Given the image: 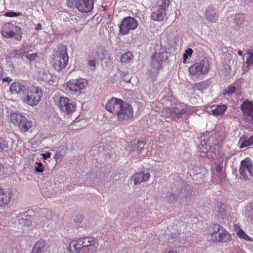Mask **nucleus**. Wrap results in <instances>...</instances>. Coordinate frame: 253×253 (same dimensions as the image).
Wrapping results in <instances>:
<instances>
[{"label":"nucleus","mask_w":253,"mask_h":253,"mask_svg":"<svg viewBox=\"0 0 253 253\" xmlns=\"http://www.w3.org/2000/svg\"><path fill=\"white\" fill-rule=\"evenodd\" d=\"M193 52V50L191 48H188L185 51V53L183 54V56L184 62L186 61L188 57L192 55Z\"/></svg>","instance_id":"nucleus-32"},{"label":"nucleus","mask_w":253,"mask_h":253,"mask_svg":"<svg viewBox=\"0 0 253 253\" xmlns=\"http://www.w3.org/2000/svg\"><path fill=\"white\" fill-rule=\"evenodd\" d=\"M80 219L81 220H82L83 219V217L82 215L80 216Z\"/></svg>","instance_id":"nucleus-48"},{"label":"nucleus","mask_w":253,"mask_h":253,"mask_svg":"<svg viewBox=\"0 0 253 253\" xmlns=\"http://www.w3.org/2000/svg\"><path fill=\"white\" fill-rule=\"evenodd\" d=\"M60 109L67 114H71L75 110V105L70 103V100L66 97H61L59 101Z\"/></svg>","instance_id":"nucleus-13"},{"label":"nucleus","mask_w":253,"mask_h":253,"mask_svg":"<svg viewBox=\"0 0 253 253\" xmlns=\"http://www.w3.org/2000/svg\"><path fill=\"white\" fill-rule=\"evenodd\" d=\"M205 16L207 20L211 22H215L218 17V15L211 9L207 10Z\"/></svg>","instance_id":"nucleus-25"},{"label":"nucleus","mask_w":253,"mask_h":253,"mask_svg":"<svg viewBox=\"0 0 253 253\" xmlns=\"http://www.w3.org/2000/svg\"><path fill=\"white\" fill-rule=\"evenodd\" d=\"M253 145V135L251 136L248 139L243 141L240 145V148H244Z\"/></svg>","instance_id":"nucleus-28"},{"label":"nucleus","mask_w":253,"mask_h":253,"mask_svg":"<svg viewBox=\"0 0 253 253\" xmlns=\"http://www.w3.org/2000/svg\"><path fill=\"white\" fill-rule=\"evenodd\" d=\"M97 49L98 51H101L102 52H104V48L101 46H98Z\"/></svg>","instance_id":"nucleus-41"},{"label":"nucleus","mask_w":253,"mask_h":253,"mask_svg":"<svg viewBox=\"0 0 253 253\" xmlns=\"http://www.w3.org/2000/svg\"><path fill=\"white\" fill-rule=\"evenodd\" d=\"M32 252L37 253H48L47 248L46 247V242L43 239H40L34 245Z\"/></svg>","instance_id":"nucleus-19"},{"label":"nucleus","mask_w":253,"mask_h":253,"mask_svg":"<svg viewBox=\"0 0 253 253\" xmlns=\"http://www.w3.org/2000/svg\"><path fill=\"white\" fill-rule=\"evenodd\" d=\"M248 53L249 55L248 58L246 59V64L249 66L253 65V51H248Z\"/></svg>","instance_id":"nucleus-31"},{"label":"nucleus","mask_w":253,"mask_h":253,"mask_svg":"<svg viewBox=\"0 0 253 253\" xmlns=\"http://www.w3.org/2000/svg\"><path fill=\"white\" fill-rule=\"evenodd\" d=\"M98 246L97 240L91 237L80 238L70 243V247L74 253H95Z\"/></svg>","instance_id":"nucleus-1"},{"label":"nucleus","mask_w":253,"mask_h":253,"mask_svg":"<svg viewBox=\"0 0 253 253\" xmlns=\"http://www.w3.org/2000/svg\"><path fill=\"white\" fill-rule=\"evenodd\" d=\"M37 164H38V167L36 168V170L38 172H40V173L42 172L44 170V169L42 167V163L41 162H39V163H37Z\"/></svg>","instance_id":"nucleus-36"},{"label":"nucleus","mask_w":253,"mask_h":253,"mask_svg":"<svg viewBox=\"0 0 253 253\" xmlns=\"http://www.w3.org/2000/svg\"><path fill=\"white\" fill-rule=\"evenodd\" d=\"M42 25L41 24H38L36 27H35V29L36 30H41L42 29Z\"/></svg>","instance_id":"nucleus-40"},{"label":"nucleus","mask_w":253,"mask_h":253,"mask_svg":"<svg viewBox=\"0 0 253 253\" xmlns=\"http://www.w3.org/2000/svg\"><path fill=\"white\" fill-rule=\"evenodd\" d=\"M166 16V11L157 7H155L151 15V19L155 21H162L164 20Z\"/></svg>","instance_id":"nucleus-16"},{"label":"nucleus","mask_w":253,"mask_h":253,"mask_svg":"<svg viewBox=\"0 0 253 253\" xmlns=\"http://www.w3.org/2000/svg\"><path fill=\"white\" fill-rule=\"evenodd\" d=\"M33 126V122L31 120H28L26 117L18 125V127L22 132H26L28 131Z\"/></svg>","instance_id":"nucleus-22"},{"label":"nucleus","mask_w":253,"mask_h":253,"mask_svg":"<svg viewBox=\"0 0 253 253\" xmlns=\"http://www.w3.org/2000/svg\"><path fill=\"white\" fill-rule=\"evenodd\" d=\"M222 169H223L222 165H218L216 166V167H215V170L218 173H220L222 171Z\"/></svg>","instance_id":"nucleus-38"},{"label":"nucleus","mask_w":253,"mask_h":253,"mask_svg":"<svg viewBox=\"0 0 253 253\" xmlns=\"http://www.w3.org/2000/svg\"><path fill=\"white\" fill-rule=\"evenodd\" d=\"M238 54L240 55V56H242V54H243V52L241 51V50H239L238 51Z\"/></svg>","instance_id":"nucleus-44"},{"label":"nucleus","mask_w":253,"mask_h":253,"mask_svg":"<svg viewBox=\"0 0 253 253\" xmlns=\"http://www.w3.org/2000/svg\"><path fill=\"white\" fill-rule=\"evenodd\" d=\"M89 56L90 57H92L94 59L93 60H89L88 62V64L90 67L94 69L96 66V62L94 59H96L99 57V51H92L91 52H90L89 53Z\"/></svg>","instance_id":"nucleus-26"},{"label":"nucleus","mask_w":253,"mask_h":253,"mask_svg":"<svg viewBox=\"0 0 253 253\" xmlns=\"http://www.w3.org/2000/svg\"><path fill=\"white\" fill-rule=\"evenodd\" d=\"M25 86L18 82H14L11 84L10 87V91L11 94H17L21 92H24Z\"/></svg>","instance_id":"nucleus-20"},{"label":"nucleus","mask_w":253,"mask_h":253,"mask_svg":"<svg viewBox=\"0 0 253 253\" xmlns=\"http://www.w3.org/2000/svg\"><path fill=\"white\" fill-rule=\"evenodd\" d=\"M133 55L130 51H126L120 57V62L122 65H126L132 62Z\"/></svg>","instance_id":"nucleus-24"},{"label":"nucleus","mask_w":253,"mask_h":253,"mask_svg":"<svg viewBox=\"0 0 253 253\" xmlns=\"http://www.w3.org/2000/svg\"><path fill=\"white\" fill-rule=\"evenodd\" d=\"M138 144H143V142H139V141H138Z\"/></svg>","instance_id":"nucleus-47"},{"label":"nucleus","mask_w":253,"mask_h":253,"mask_svg":"<svg viewBox=\"0 0 253 253\" xmlns=\"http://www.w3.org/2000/svg\"><path fill=\"white\" fill-rule=\"evenodd\" d=\"M66 46L60 45L58 46L53 55L52 64L53 67L57 71L65 68L67 65L69 56L67 54Z\"/></svg>","instance_id":"nucleus-2"},{"label":"nucleus","mask_w":253,"mask_h":253,"mask_svg":"<svg viewBox=\"0 0 253 253\" xmlns=\"http://www.w3.org/2000/svg\"><path fill=\"white\" fill-rule=\"evenodd\" d=\"M138 26L136 20L132 17L128 16L125 18L119 25V32L122 35H126L129 33L130 30H135Z\"/></svg>","instance_id":"nucleus-10"},{"label":"nucleus","mask_w":253,"mask_h":253,"mask_svg":"<svg viewBox=\"0 0 253 253\" xmlns=\"http://www.w3.org/2000/svg\"><path fill=\"white\" fill-rule=\"evenodd\" d=\"M123 100L115 97H112L106 104L105 109L109 112L117 115L119 111L120 106L123 103Z\"/></svg>","instance_id":"nucleus-12"},{"label":"nucleus","mask_w":253,"mask_h":253,"mask_svg":"<svg viewBox=\"0 0 253 253\" xmlns=\"http://www.w3.org/2000/svg\"><path fill=\"white\" fill-rule=\"evenodd\" d=\"M253 165L252 161L245 159L241 162L239 172L244 179H247L253 176Z\"/></svg>","instance_id":"nucleus-11"},{"label":"nucleus","mask_w":253,"mask_h":253,"mask_svg":"<svg viewBox=\"0 0 253 253\" xmlns=\"http://www.w3.org/2000/svg\"><path fill=\"white\" fill-rule=\"evenodd\" d=\"M67 4L70 7L75 6L80 11L87 13L91 11L93 8L92 0H66Z\"/></svg>","instance_id":"nucleus-8"},{"label":"nucleus","mask_w":253,"mask_h":253,"mask_svg":"<svg viewBox=\"0 0 253 253\" xmlns=\"http://www.w3.org/2000/svg\"><path fill=\"white\" fill-rule=\"evenodd\" d=\"M157 68H158V69H161V68H162V64H161V63H160V62L159 63V65H158Z\"/></svg>","instance_id":"nucleus-45"},{"label":"nucleus","mask_w":253,"mask_h":253,"mask_svg":"<svg viewBox=\"0 0 253 253\" xmlns=\"http://www.w3.org/2000/svg\"><path fill=\"white\" fill-rule=\"evenodd\" d=\"M214 231L211 234L212 240L218 243H228L232 240L231 235L218 224L214 225Z\"/></svg>","instance_id":"nucleus-7"},{"label":"nucleus","mask_w":253,"mask_h":253,"mask_svg":"<svg viewBox=\"0 0 253 253\" xmlns=\"http://www.w3.org/2000/svg\"><path fill=\"white\" fill-rule=\"evenodd\" d=\"M88 81L84 78L70 79L67 83L66 90L72 95H80L85 89Z\"/></svg>","instance_id":"nucleus-4"},{"label":"nucleus","mask_w":253,"mask_h":253,"mask_svg":"<svg viewBox=\"0 0 253 253\" xmlns=\"http://www.w3.org/2000/svg\"><path fill=\"white\" fill-rule=\"evenodd\" d=\"M12 192H6L4 189L0 188V206L7 205L11 200Z\"/></svg>","instance_id":"nucleus-15"},{"label":"nucleus","mask_w":253,"mask_h":253,"mask_svg":"<svg viewBox=\"0 0 253 253\" xmlns=\"http://www.w3.org/2000/svg\"><path fill=\"white\" fill-rule=\"evenodd\" d=\"M187 112L186 107L180 108L177 106L168 109L167 115L168 117L171 118H177L179 119L181 118Z\"/></svg>","instance_id":"nucleus-14"},{"label":"nucleus","mask_w":253,"mask_h":253,"mask_svg":"<svg viewBox=\"0 0 253 253\" xmlns=\"http://www.w3.org/2000/svg\"><path fill=\"white\" fill-rule=\"evenodd\" d=\"M3 82H7L8 84L12 81V79L9 77L4 78L2 79Z\"/></svg>","instance_id":"nucleus-39"},{"label":"nucleus","mask_w":253,"mask_h":253,"mask_svg":"<svg viewBox=\"0 0 253 253\" xmlns=\"http://www.w3.org/2000/svg\"><path fill=\"white\" fill-rule=\"evenodd\" d=\"M21 14L20 12H15L13 11H10L8 12H6L4 14V15L6 17H17Z\"/></svg>","instance_id":"nucleus-34"},{"label":"nucleus","mask_w":253,"mask_h":253,"mask_svg":"<svg viewBox=\"0 0 253 253\" xmlns=\"http://www.w3.org/2000/svg\"><path fill=\"white\" fill-rule=\"evenodd\" d=\"M236 87L234 86L229 85L225 89L224 94H232L235 92Z\"/></svg>","instance_id":"nucleus-33"},{"label":"nucleus","mask_w":253,"mask_h":253,"mask_svg":"<svg viewBox=\"0 0 253 253\" xmlns=\"http://www.w3.org/2000/svg\"><path fill=\"white\" fill-rule=\"evenodd\" d=\"M234 228L238 237L246 241H252L253 239L249 237L245 231L240 227L239 224H234Z\"/></svg>","instance_id":"nucleus-21"},{"label":"nucleus","mask_w":253,"mask_h":253,"mask_svg":"<svg viewBox=\"0 0 253 253\" xmlns=\"http://www.w3.org/2000/svg\"><path fill=\"white\" fill-rule=\"evenodd\" d=\"M25 116L21 114L13 113L10 115V121L15 126H18L22 120L25 119Z\"/></svg>","instance_id":"nucleus-23"},{"label":"nucleus","mask_w":253,"mask_h":253,"mask_svg":"<svg viewBox=\"0 0 253 253\" xmlns=\"http://www.w3.org/2000/svg\"><path fill=\"white\" fill-rule=\"evenodd\" d=\"M8 148V142L2 137H0V152Z\"/></svg>","instance_id":"nucleus-29"},{"label":"nucleus","mask_w":253,"mask_h":253,"mask_svg":"<svg viewBox=\"0 0 253 253\" xmlns=\"http://www.w3.org/2000/svg\"><path fill=\"white\" fill-rule=\"evenodd\" d=\"M210 69L209 62L206 60H202L189 67V72L191 75L198 77L202 75L207 74Z\"/></svg>","instance_id":"nucleus-9"},{"label":"nucleus","mask_w":253,"mask_h":253,"mask_svg":"<svg viewBox=\"0 0 253 253\" xmlns=\"http://www.w3.org/2000/svg\"><path fill=\"white\" fill-rule=\"evenodd\" d=\"M2 76H3L2 69L1 67H0V79L1 78Z\"/></svg>","instance_id":"nucleus-42"},{"label":"nucleus","mask_w":253,"mask_h":253,"mask_svg":"<svg viewBox=\"0 0 253 253\" xmlns=\"http://www.w3.org/2000/svg\"><path fill=\"white\" fill-rule=\"evenodd\" d=\"M31 253H43V252L37 253V252H31Z\"/></svg>","instance_id":"nucleus-46"},{"label":"nucleus","mask_w":253,"mask_h":253,"mask_svg":"<svg viewBox=\"0 0 253 253\" xmlns=\"http://www.w3.org/2000/svg\"><path fill=\"white\" fill-rule=\"evenodd\" d=\"M169 3V0H159L157 1L156 7L166 11V9L168 8Z\"/></svg>","instance_id":"nucleus-27"},{"label":"nucleus","mask_w":253,"mask_h":253,"mask_svg":"<svg viewBox=\"0 0 253 253\" xmlns=\"http://www.w3.org/2000/svg\"><path fill=\"white\" fill-rule=\"evenodd\" d=\"M41 155L44 160H47L51 157V153L50 152H46L45 153H42Z\"/></svg>","instance_id":"nucleus-37"},{"label":"nucleus","mask_w":253,"mask_h":253,"mask_svg":"<svg viewBox=\"0 0 253 253\" xmlns=\"http://www.w3.org/2000/svg\"><path fill=\"white\" fill-rule=\"evenodd\" d=\"M38 57V55L36 53L29 54L26 55V57L30 61L32 62L35 60Z\"/></svg>","instance_id":"nucleus-35"},{"label":"nucleus","mask_w":253,"mask_h":253,"mask_svg":"<svg viewBox=\"0 0 253 253\" xmlns=\"http://www.w3.org/2000/svg\"><path fill=\"white\" fill-rule=\"evenodd\" d=\"M43 91L39 86H32L29 87L25 96L22 100L24 103L35 107L37 106L42 100Z\"/></svg>","instance_id":"nucleus-3"},{"label":"nucleus","mask_w":253,"mask_h":253,"mask_svg":"<svg viewBox=\"0 0 253 253\" xmlns=\"http://www.w3.org/2000/svg\"><path fill=\"white\" fill-rule=\"evenodd\" d=\"M211 114L215 117L222 116L227 109L226 105H212L211 106Z\"/></svg>","instance_id":"nucleus-18"},{"label":"nucleus","mask_w":253,"mask_h":253,"mask_svg":"<svg viewBox=\"0 0 253 253\" xmlns=\"http://www.w3.org/2000/svg\"><path fill=\"white\" fill-rule=\"evenodd\" d=\"M1 33L6 39L14 38L17 41H20L22 39L21 28L10 23H6L2 26Z\"/></svg>","instance_id":"nucleus-5"},{"label":"nucleus","mask_w":253,"mask_h":253,"mask_svg":"<svg viewBox=\"0 0 253 253\" xmlns=\"http://www.w3.org/2000/svg\"><path fill=\"white\" fill-rule=\"evenodd\" d=\"M150 174L148 172H137L133 175L132 179L135 184L141 183L142 182H145L149 180Z\"/></svg>","instance_id":"nucleus-17"},{"label":"nucleus","mask_w":253,"mask_h":253,"mask_svg":"<svg viewBox=\"0 0 253 253\" xmlns=\"http://www.w3.org/2000/svg\"><path fill=\"white\" fill-rule=\"evenodd\" d=\"M209 86V84L206 81L202 82L197 84H195V87L199 90H202L207 88Z\"/></svg>","instance_id":"nucleus-30"},{"label":"nucleus","mask_w":253,"mask_h":253,"mask_svg":"<svg viewBox=\"0 0 253 253\" xmlns=\"http://www.w3.org/2000/svg\"><path fill=\"white\" fill-rule=\"evenodd\" d=\"M117 120L120 122H127L132 120L134 117V110L132 106L124 101L117 114Z\"/></svg>","instance_id":"nucleus-6"},{"label":"nucleus","mask_w":253,"mask_h":253,"mask_svg":"<svg viewBox=\"0 0 253 253\" xmlns=\"http://www.w3.org/2000/svg\"><path fill=\"white\" fill-rule=\"evenodd\" d=\"M167 253H177L175 250H169Z\"/></svg>","instance_id":"nucleus-43"}]
</instances>
